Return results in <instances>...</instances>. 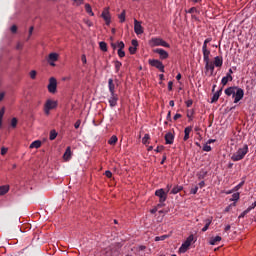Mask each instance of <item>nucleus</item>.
Listing matches in <instances>:
<instances>
[{"instance_id":"obj_12","label":"nucleus","mask_w":256,"mask_h":256,"mask_svg":"<svg viewBox=\"0 0 256 256\" xmlns=\"http://www.w3.org/2000/svg\"><path fill=\"white\" fill-rule=\"evenodd\" d=\"M101 17L104 19L106 25L111 24V14H109V8H105L101 14Z\"/></svg>"},{"instance_id":"obj_33","label":"nucleus","mask_w":256,"mask_h":256,"mask_svg":"<svg viewBox=\"0 0 256 256\" xmlns=\"http://www.w3.org/2000/svg\"><path fill=\"white\" fill-rule=\"evenodd\" d=\"M99 47H100V49H101V51H104V53H106V51H107V44L105 43V42H100L99 43Z\"/></svg>"},{"instance_id":"obj_32","label":"nucleus","mask_w":256,"mask_h":256,"mask_svg":"<svg viewBox=\"0 0 256 256\" xmlns=\"http://www.w3.org/2000/svg\"><path fill=\"white\" fill-rule=\"evenodd\" d=\"M49 139H50V141H55V139H57V131L51 130Z\"/></svg>"},{"instance_id":"obj_42","label":"nucleus","mask_w":256,"mask_h":256,"mask_svg":"<svg viewBox=\"0 0 256 256\" xmlns=\"http://www.w3.org/2000/svg\"><path fill=\"white\" fill-rule=\"evenodd\" d=\"M203 151H206V152L211 151V146H209V144L206 143V144L203 146Z\"/></svg>"},{"instance_id":"obj_1","label":"nucleus","mask_w":256,"mask_h":256,"mask_svg":"<svg viewBox=\"0 0 256 256\" xmlns=\"http://www.w3.org/2000/svg\"><path fill=\"white\" fill-rule=\"evenodd\" d=\"M224 93L228 97H231V95H232V97L234 99V103H239V101H241V99H243V97H245V90H243V88H239L237 86L228 87L227 89H225Z\"/></svg>"},{"instance_id":"obj_59","label":"nucleus","mask_w":256,"mask_h":256,"mask_svg":"<svg viewBox=\"0 0 256 256\" xmlns=\"http://www.w3.org/2000/svg\"><path fill=\"white\" fill-rule=\"evenodd\" d=\"M177 119H181V114L174 115L173 120L177 121Z\"/></svg>"},{"instance_id":"obj_47","label":"nucleus","mask_w":256,"mask_h":256,"mask_svg":"<svg viewBox=\"0 0 256 256\" xmlns=\"http://www.w3.org/2000/svg\"><path fill=\"white\" fill-rule=\"evenodd\" d=\"M10 31L11 33H17V25H12Z\"/></svg>"},{"instance_id":"obj_55","label":"nucleus","mask_w":256,"mask_h":256,"mask_svg":"<svg viewBox=\"0 0 256 256\" xmlns=\"http://www.w3.org/2000/svg\"><path fill=\"white\" fill-rule=\"evenodd\" d=\"M75 129H79V127H81V120L76 121V123L74 124Z\"/></svg>"},{"instance_id":"obj_45","label":"nucleus","mask_w":256,"mask_h":256,"mask_svg":"<svg viewBox=\"0 0 256 256\" xmlns=\"http://www.w3.org/2000/svg\"><path fill=\"white\" fill-rule=\"evenodd\" d=\"M249 213V211L246 209L244 210L240 215H239V219H243V217H245V215H247Z\"/></svg>"},{"instance_id":"obj_54","label":"nucleus","mask_w":256,"mask_h":256,"mask_svg":"<svg viewBox=\"0 0 256 256\" xmlns=\"http://www.w3.org/2000/svg\"><path fill=\"white\" fill-rule=\"evenodd\" d=\"M168 91H173V81L168 82Z\"/></svg>"},{"instance_id":"obj_58","label":"nucleus","mask_w":256,"mask_h":256,"mask_svg":"<svg viewBox=\"0 0 256 256\" xmlns=\"http://www.w3.org/2000/svg\"><path fill=\"white\" fill-rule=\"evenodd\" d=\"M8 149L7 148H2L1 149V155H6L7 154Z\"/></svg>"},{"instance_id":"obj_6","label":"nucleus","mask_w":256,"mask_h":256,"mask_svg":"<svg viewBox=\"0 0 256 256\" xmlns=\"http://www.w3.org/2000/svg\"><path fill=\"white\" fill-rule=\"evenodd\" d=\"M52 109H57V101H53L48 99L44 105V113L45 115H49Z\"/></svg>"},{"instance_id":"obj_43","label":"nucleus","mask_w":256,"mask_h":256,"mask_svg":"<svg viewBox=\"0 0 256 256\" xmlns=\"http://www.w3.org/2000/svg\"><path fill=\"white\" fill-rule=\"evenodd\" d=\"M30 77H31V79H36V77H37V71L32 70V71L30 72Z\"/></svg>"},{"instance_id":"obj_14","label":"nucleus","mask_w":256,"mask_h":256,"mask_svg":"<svg viewBox=\"0 0 256 256\" xmlns=\"http://www.w3.org/2000/svg\"><path fill=\"white\" fill-rule=\"evenodd\" d=\"M212 39L211 38H207L206 40H204L203 46H202V53L203 55H211V50H209V48H207V44L211 43Z\"/></svg>"},{"instance_id":"obj_10","label":"nucleus","mask_w":256,"mask_h":256,"mask_svg":"<svg viewBox=\"0 0 256 256\" xmlns=\"http://www.w3.org/2000/svg\"><path fill=\"white\" fill-rule=\"evenodd\" d=\"M56 61H59V54L52 52L48 55L47 63L51 65V67H55Z\"/></svg>"},{"instance_id":"obj_15","label":"nucleus","mask_w":256,"mask_h":256,"mask_svg":"<svg viewBox=\"0 0 256 256\" xmlns=\"http://www.w3.org/2000/svg\"><path fill=\"white\" fill-rule=\"evenodd\" d=\"M117 101H119V96L117 94H110L108 100L110 107H117Z\"/></svg>"},{"instance_id":"obj_56","label":"nucleus","mask_w":256,"mask_h":256,"mask_svg":"<svg viewBox=\"0 0 256 256\" xmlns=\"http://www.w3.org/2000/svg\"><path fill=\"white\" fill-rule=\"evenodd\" d=\"M3 115H5V108L0 110V119L3 120Z\"/></svg>"},{"instance_id":"obj_17","label":"nucleus","mask_w":256,"mask_h":256,"mask_svg":"<svg viewBox=\"0 0 256 256\" xmlns=\"http://www.w3.org/2000/svg\"><path fill=\"white\" fill-rule=\"evenodd\" d=\"M131 43L132 46L129 47V52L131 55H135V53H137V47L139 45V42L137 40H132Z\"/></svg>"},{"instance_id":"obj_7","label":"nucleus","mask_w":256,"mask_h":256,"mask_svg":"<svg viewBox=\"0 0 256 256\" xmlns=\"http://www.w3.org/2000/svg\"><path fill=\"white\" fill-rule=\"evenodd\" d=\"M193 239H194L193 235H190L179 248V252L187 253V250L189 249V247H191V243H193Z\"/></svg>"},{"instance_id":"obj_23","label":"nucleus","mask_w":256,"mask_h":256,"mask_svg":"<svg viewBox=\"0 0 256 256\" xmlns=\"http://www.w3.org/2000/svg\"><path fill=\"white\" fill-rule=\"evenodd\" d=\"M63 159H64V161H69V159H71V146H68L66 148V151L63 155Z\"/></svg>"},{"instance_id":"obj_52","label":"nucleus","mask_w":256,"mask_h":256,"mask_svg":"<svg viewBox=\"0 0 256 256\" xmlns=\"http://www.w3.org/2000/svg\"><path fill=\"white\" fill-rule=\"evenodd\" d=\"M16 49L18 51H21V49H23V43L18 42L17 45H16Z\"/></svg>"},{"instance_id":"obj_39","label":"nucleus","mask_w":256,"mask_h":256,"mask_svg":"<svg viewBox=\"0 0 256 256\" xmlns=\"http://www.w3.org/2000/svg\"><path fill=\"white\" fill-rule=\"evenodd\" d=\"M167 237V235L157 236L155 237V241H165Z\"/></svg>"},{"instance_id":"obj_62","label":"nucleus","mask_w":256,"mask_h":256,"mask_svg":"<svg viewBox=\"0 0 256 256\" xmlns=\"http://www.w3.org/2000/svg\"><path fill=\"white\" fill-rule=\"evenodd\" d=\"M198 185L200 189H203V187H205V181H201Z\"/></svg>"},{"instance_id":"obj_9","label":"nucleus","mask_w":256,"mask_h":256,"mask_svg":"<svg viewBox=\"0 0 256 256\" xmlns=\"http://www.w3.org/2000/svg\"><path fill=\"white\" fill-rule=\"evenodd\" d=\"M48 91L49 93H57V79L55 77L49 79Z\"/></svg>"},{"instance_id":"obj_5","label":"nucleus","mask_w":256,"mask_h":256,"mask_svg":"<svg viewBox=\"0 0 256 256\" xmlns=\"http://www.w3.org/2000/svg\"><path fill=\"white\" fill-rule=\"evenodd\" d=\"M148 63L149 65H151V67H155L156 69H159L161 73H165V65H163V62H161V60L149 59Z\"/></svg>"},{"instance_id":"obj_57","label":"nucleus","mask_w":256,"mask_h":256,"mask_svg":"<svg viewBox=\"0 0 256 256\" xmlns=\"http://www.w3.org/2000/svg\"><path fill=\"white\" fill-rule=\"evenodd\" d=\"M191 105H193V100H187L186 101V107H191Z\"/></svg>"},{"instance_id":"obj_40","label":"nucleus","mask_w":256,"mask_h":256,"mask_svg":"<svg viewBox=\"0 0 256 256\" xmlns=\"http://www.w3.org/2000/svg\"><path fill=\"white\" fill-rule=\"evenodd\" d=\"M122 65L123 64L120 61H116L115 62V69H116V71H119V69H121Z\"/></svg>"},{"instance_id":"obj_13","label":"nucleus","mask_w":256,"mask_h":256,"mask_svg":"<svg viewBox=\"0 0 256 256\" xmlns=\"http://www.w3.org/2000/svg\"><path fill=\"white\" fill-rule=\"evenodd\" d=\"M134 32L136 35H143V26H141V22L134 20Z\"/></svg>"},{"instance_id":"obj_63","label":"nucleus","mask_w":256,"mask_h":256,"mask_svg":"<svg viewBox=\"0 0 256 256\" xmlns=\"http://www.w3.org/2000/svg\"><path fill=\"white\" fill-rule=\"evenodd\" d=\"M158 209H161V207H165V202H160L158 205H157Z\"/></svg>"},{"instance_id":"obj_21","label":"nucleus","mask_w":256,"mask_h":256,"mask_svg":"<svg viewBox=\"0 0 256 256\" xmlns=\"http://www.w3.org/2000/svg\"><path fill=\"white\" fill-rule=\"evenodd\" d=\"M229 81H233V76L231 74H226V76H224L221 80L223 87H225Z\"/></svg>"},{"instance_id":"obj_53","label":"nucleus","mask_w":256,"mask_h":256,"mask_svg":"<svg viewBox=\"0 0 256 256\" xmlns=\"http://www.w3.org/2000/svg\"><path fill=\"white\" fill-rule=\"evenodd\" d=\"M81 61L84 63V65L87 64V56H85V54L81 56Z\"/></svg>"},{"instance_id":"obj_49","label":"nucleus","mask_w":256,"mask_h":256,"mask_svg":"<svg viewBox=\"0 0 256 256\" xmlns=\"http://www.w3.org/2000/svg\"><path fill=\"white\" fill-rule=\"evenodd\" d=\"M255 207H256V204H255V202H254V203L251 204V206H249V207L247 208V210H248L249 213H250L251 211H253V209H255Z\"/></svg>"},{"instance_id":"obj_27","label":"nucleus","mask_w":256,"mask_h":256,"mask_svg":"<svg viewBox=\"0 0 256 256\" xmlns=\"http://www.w3.org/2000/svg\"><path fill=\"white\" fill-rule=\"evenodd\" d=\"M41 147V141L35 140L30 144V149H39Z\"/></svg>"},{"instance_id":"obj_24","label":"nucleus","mask_w":256,"mask_h":256,"mask_svg":"<svg viewBox=\"0 0 256 256\" xmlns=\"http://www.w3.org/2000/svg\"><path fill=\"white\" fill-rule=\"evenodd\" d=\"M204 223H205V226L202 228L203 233H205V231L209 229V226L211 225V223H213V220L211 218H208L204 220Z\"/></svg>"},{"instance_id":"obj_38","label":"nucleus","mask_w":256,"mask_h":256,"mask_svg":"<svg viewBox=\"0 0 256 256\" xmlns=\"http://www.w3.org/2000/svg\"><path fill=\"white\" fill-rule=\"evenodd\" d=\"M240 198V194L239 192H236L232 195V198L230 199V201H237Z\"/></svg>"},{"instance_id":"obj_36","label":"nucleus","mask_w":256,"mask_h":256,"mask_svg":"<svg viewBox=\"0 0 256 256\" xmlns=\"http://www.w3.org/2000/svg\"><path fill=\"white\" fill-rule=\"evenodd\" d=\"M197 191H199V186H193V187L190 189L191 195H197Z\"/></svg>"},{"instance_id":"obj_29","label":"nucleus","mask_w":256,"mask_h":256,"mask_svg":"<svg viewBox=\"0 0 256 256\" xmlns=\"http://www.w3.org/2000/svg\"><path fill=\"white\" fill-rule=\"evenodd\" d=\"M117 141H119V139L113 135L109 140H108V144L109 145H117Z\"/></svg>"},{"instance_id":"obj_61","label":"nucleus","mask_w":256,"mask_h":256,"mask_svg":"<svg viewBox=\"0 0 256 256\" xmlns=\"http://www.w3.org/2000/svg\"><path fill=\"white\" fill-rule=\"evenodd\" d=\"M187 117L191 120V118L193 117V111L187 112Z\"/></svg>"},{"instance_id":"obj_2","label":"nucleus","mask_w":256,"mask_h":256,"mask_svg":"<svg viewBox=\"0 0 256 256\" xmlns=\"http://www.w3.org/2000/svg\"><path fill=\"white\" fill-rule=\"evenodd\" d=\"M249 153V146L247 144H244L242 148H239L232 156L231 160L232 161H241L245 159V155Z\"/></svg>"},{"instance_id":"obj_51","label":"nucleus","mask_w":256,"mask_h":256,"mask_svg":"<svg viewBox=\"0 0 256 256\" xmlns=\"http://www.w3.org/2000/svg\"><path fill=\"white\" fill-rule=\"evenodd\" d=\"M105 175H106V177H108V179H111V177H113V173L111 171H109V170H107L105 172Z\"/></svg>"},{"instance_id":"obj_34","label":"nucleus","mask_w":256,"mask_h":256,"mask_svg":"<svg viewBox=\"0 0 256 256\" xmlns=\"http://www.w3.org/2000/svg\"><path fill=\"white\" fill-rule=\"evenodd\" d=\"M197 177L198 179H203L204 177H207V171H200L198 174H197Z\"/></svg>"},{"instance_id":"obj_30","label":"nucleus","mask_w":256,"mask_h":256,"mask_svg":"<svg viewBox=\"0 0 256 256\" xmlns=\"http://www.w3.org/2000/svg\"><path fill=\"white\" fill-rule=\"evenodd\" d=\"M221 241V236H216L210 239V245H217Z\"/></svg>"},{"instance_id":"obj_48","label":"nucleus","mask_w":256,"mask_h":256,"mask_svg":"<svg viewBox=\"0 0 256 256\" xmlns=\"http://www.w3.org/2000/svg\"><path fill=\"white\" fill-rule=\"evenodd\" d=\"M118 47L121 50L125 49V43H123V41L118 42Z\"/></svg>"},{"instance_id":"obj_35","label":"nucleus","mask_w":256,"mask_h":256,"mask_svg":"<svg viewBox=\"0 0 256 256\" xmlns=\"http://www.w3.org/2000/svg\"><path fill=\"white\" fill-rule=\"evenodd\" d=\"M243 185H245V181H242V182H240L238 185H236L233 189H232V191H239L240 189H241V187H243Z\"/></svg>"},{"instance_id":"obj_25","label":"nucleus","mask_w":256,"mask_h":256,"mask_svg":"<svg viewBox=\"0 0 256 256\" xmlns=\"http://www.w3.org/2000/svg\"><path fill=\"white\" fill-rule=\"evenodd\" d=\"M180 191H183V186L176 185L171 190V195H177V193H180Z\"/></svg>"},{"instance_id":"obj_18","label":"nucleus","mask_w":256,"mask_h":256,"mask_svg":"<svg viewBox=\"0 0 256 256\" xmlns=\"http://www.w3.org/2000/svg\"><path fill=\"white\" fill-rule=\"evenodd\" d=\"M214 67L221 68L223 67V57L222 56H216L213 61Z\"/></svg>"},{"instance_id":"obj_8","label":"nucleus","mask_w":256,"mask_h":256,"mask_svg":"<svg viewBox=\"0 0 256 256\" xmlns=\"http://www.w3.org/2000/svg\"><path fill=\"white\" fill-rule=\"evenodd\" d=\"M155 196L159 198V203H165L167 201V192L163 188L156 190Z\"/></svg>"},{"instance_id":"obj_31","label":"nucleus","mask_w":256,"mask_h":256,"mask_svg":"<svg viewBox=\"0 0 256 256\" xmlns=\"http://www.w3.org/2000/svg\"><path fill=\"white\" fill-rule=\"evenodd\" d=\"M149 139H151V136L149 134H145L142 138L143 145H149Z\"/></svg>"},{"instance_id":"obj_28","label":"nucleus","mask_w":256,"mask_h":256,"mask_svg":"<svg viewBox=\"0 0 256 256\" xmlns=\"http://www.w3.org/2000/svg\"><path fill=\"white\" fill-rule=\"evenodd\" d=\"M85 11H86V13L91 15V17H93V15H95V13H93V9L91 8L90 4H85Z\"/></svg>"},{"instance_id":"obj_50","label":"nucleus","mask_w":256,"mask_h":256,"mask_svg":"<svg viewBox=\"0 0 256 256\" xmlns=\"http://www.w3.org/2000/svg\"><path fill=\"white\" fill-rule=\"evenodd\" d=\"M163 149H165V146H158L155 151L156 153H161V151H163Z\"/></svg>"},{"instance_id":"obj_20","label":"nucleus","mask_w":256,"mask_h":256,"mask_svg":"<svg viewBox=\"0 0 256 256\" xmlns=\"http://www.w3.org/2000/svg\"><path fill=\"white\" fill-rule=\"evenodd\" d=\"M108 89H109L110 95L115 94V84L113 83V78H110L108 80Z\"/></svg>"},{"instance_id":"obj_46","label":"nucleus","mask_w":256,"mask_h":256,"mask_svg":"<svg viewBox=\"0 0 256 256\" xmlns=\"http://www.w3.org/2000/svg\"><path fill=\"white\" fill-rule=\"evenodd\" d=\"M11 126L13 128L17 127V118H13L12 121H11Z\"/></svg>"},{"instance_id":"obj_19","label":"nucleus","mask_w":256,"mask_h":256,"mask_svg":"<svg viewBox=\"0 0 256 256\" xmlns=\"http://www.w3.org/2000/svg\"><path fill=\"white\" fill-rule=\"evenodd\" d=\"M221 93H223V88H221L220 90H218L216 93L213 94L211 103H217V101H219V97H221Z\"/></svg>"},{"instance_id":"obj_3","label":"nucleus","mask_w":256,"mask_h":256,"mask_svg":"<svg viewBox=\"0 0 256 256\" xmlns=\"http://www.w3.org/2000/svg\"><path fill=\"white\" fill-rule=\"evenodd\" d=\"M209 57H211V54H203V61L205 63V70L210 72V75H213L215 73V64H213Z\"/></svg>"},{"instance_id":"obj_60","label":"nucleus","mask_w":256,"mask_h":256,"mask_svg":"<svg viewBox=\"0 0 256 256\" xmlns=\"http://www.w3.org/2000/svg\"><path fill=\"white\" fill-rule=\"evenodd\" d=\"M33 30H34V27L31 26V27L29 28V37H31V36L33 35Z\"/></svg>"},{"instance_id":"obj_41","label":"nucleus","mask_w":256,"mask_h":256,"mask_svg":"<svg viewBox=\"0 0 256 256\" xmlns=\"http://www.w3.org/2000/svg\"><path fill=\"white\" fill-rule=\"evenodd\" d=\"M118 57H120L121 59H123V57H125V51L118 49Z\"/></svg>"},{"instance_id":"obj_26","label":"nucleus","mask_w":256,"mask_h":256,"mask_svg":"<svg viewBox=\"0 0 256 256\" xmlns=\"http://www.w3.org/2000/svg\"><path fill=\"white\" fill-rule=\"evenodd\" d=\"M9 193V185L0 186V195Z\"/></svg>"},{"instance_id":"obj_22","label":"nucleus","mask_w":256,"mask_h":256,"mask_svg":"<svg viewBox=\"0 0 256 256\" xmlns=\"http://www.w3.org/2000/svg\"><path fill=\"white\" fill-rule=\"evenodd\" d=\"M191 131H193V127L191 126H188L184 129V138H183L184 141H189V135Z\"/></svg>"},{"instance_id":"obj_4","label":"nucleus","mask_w":256,"mask_h":256,"mask_svg":"<svg viewBox=\"0 0 256 256\" xmlns=\"http://www.w3.org/2000/svg\"><path fill=\"white\" fill-rule=\"evenodd\" d=\"M149 45L150 47H166L168 49L171 47V45H169L165 40L157 37L151 38Z\"/></svg>"},{"instance_id":"obj_64","label":"nucleus","mask_w":256,"mask_h":256,"mask_svg":"<svg viewBox=\"0 0 256 256\" xmlns=\"http://www.w3.org/2000/svg\"><path fill=\"white\" fill-rule=\"evenodd\" d=\"M166 119L167 121H171V111L168 112Z\"/></svg>"},{"instance_id":"obj_16","label":"nucleus","mask_w":256,"mask_h":256,"mask_svg":"<svg viewBox=\"0 0 256 256\" xmlns=\"http://www.w3.org/2000/svg\"><path fill=\"white\" fill-rule=\"evenodd\" d=\"M164 139H165L166 145H173V142L175 141V135H173V133L171 132H168L166 133Z\"/></svg>"},{"instance_id":"obj_44","label":"nucleus","mask_w":256,"mask_h":256,"mask_svg":"<svg viewBox=\"0 0 256 256\" xmlns=\"http://www.w3.org/2000/svg\"><path fill=\"white\" fill-rule=\"evenodd\" d=\"M186 13H190V14L197 13V8L196 7H192Z\"/></svg>"},{"instance_id":"obj_11","label":"nucleus","mask_w":256,"mask_h":256,"mask_svg":"<svg viewBox=\"0 0 256 256\" xmlns=\"http://www.w3.org/2000/svg\"><path fill=\"white\" fill-rule=\"evenodd\" d=\"M154 53H157L161 60L169 59V53L162 48L155 49Z\"/></svg>"},{"instance_id":"obj_37","label":"nucleus","mask_w":256,"mask_h":256,"mask_svg":"<svg viewBox=\"0 0 256 256\" xmlns=\"http://www.w3.org/2000/svg\"><path fill=\"white\" fill-rule=\"evenodd\" d=\"M118 18L120 19V23H125V10L122 11Z\"/></svg>"}]
</instances>
